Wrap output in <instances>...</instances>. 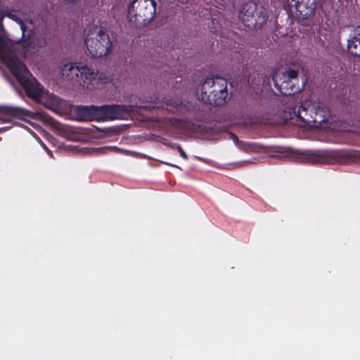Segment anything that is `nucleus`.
<instances>
[{"instance_id":"nucleus-1","label":"nucleus","mask_w":360,"mask_h":360,"mask_svg":"<svg viewBox=\"0 0 360 360\" xmlns=\"http://www.w3.org/2000/svg\"><path fill=\"white\" fill-rule=\"evenodd\" d=\"M44 38L35 36L32 20L17 11H0V59L25 88L27 95L40 101L46 91L18 57L29 58L45 46Z\"/></svg>"},{"instance_id":"nucleus-2","label":"nucleus","mask_w":360,"mask_h":360,"mask_svg":"<svg viewBox=\"0 0 360 360\" xmlns=\"http://www.w3.org/2000/svg\"><path fill=\"white\" fill-rule=\"evenodd\" d=\"M284 118L299 127L334 129L331 124L335 117L330 115L328 107L320 101L306 100L297 110L290 108L288 112H285Z\"/></svg>"},{"instance_id":"nucleus-3","label":"nucleus","mask_w":360,"mask_h":360,"mask_svg":"<svg viewBox=\"0 0 360 360\" xmlns=\"http://www.w3.org/2000/svg\"><path fill=\"white\" fill-rule=\"evenodd\" d=\"M226 87V81L223 78H207L198 88L197 97L202 102L212 105H221L227 97Z\"/></svg>"},{"instance_id":"nucleus-4","label":"nucleus","mask_w":360,"mask_h":360,"mask_svg":"<svg viewBox=\"0 0 360 360\" xmlns=\"http://www.w3.org/2000/svg\"><path fill=\"white\" fill-rule=\"evenodd\" d=\"M155 9V0H134L129 8L127 18L134 26H144L154 19Z\"/></svg>"},{"instance_id":"nucleus-5","label":"nucleus","mask_w":360,"mask_h":360,"mask_svg":"<svg viewBox=\"0 0 360 360\" xmlns=\"http://www.w3.org/2000/svg\"><path fill=\"white\" fill-rule=\"evenodd\" d=\"M85 44L88 51L94 58L107 55L112 46L108 34L100 27L89 30L86 35Z\"/></svg>"},{"instance_id":"nucleus-6","label":"nucleus","mask_w":360,"mask_h":360,"mask_svg":"<svg viewBox=\"0 0 360 360\" xmlns=\"http://www.w3.org/2000/svg\"><path fill=\"white\" fill-rule=\"evenodd\" d=\"M108 77L97 70L91 69L87 65L82 64L80 66L79 77L77 82L87 90H94L100 88V85L108 82Z\"/></svg>"},{"instance_id":"nucleus-7","label":"nucleus","mask_w":360,"mask_h":360,"mask_svg":"<svg viewBox=\"0 0 360 360\" xmlns=\"http://www.w3.org/2000/svg\"><path fill=\"white\" fill-rule=\"evenodd\" d=\"M239 18L246 27L250 29L259 27L265 20L262 10L258 8L252 2L246 3L242 6Z\"/></svg>"},{"instance_id":"nucleus-8","label":"nucleus","mask_w":360,"mask_h":360,"mask_svg":"<svg viewBox=\"0 0 360 360\" xmlns=\"http://www.w3.org/2000/svg\"><path fill=\"white\" fill-rule=\"evenodd\" d=\"M297 77V72L287 69L284 71H278L273 76L275 86L283 94H290L293 91V80Z\"/></svg>"},{"instance_id":"nucleus-9","label":"nucleus","mask_w":360,"mask_h":360,"mask_svg":"<svg viewBox=\"0 0 360 360\" xmlns=\"http://www.w3.org/2000/svg\"><path fill=\"white\" fill-rule=\"evenodd\" d=\"M44 119L43 115L39 112H32L20 108L11 106H0V120L2 122H10L13 118L26 119Z\"/></svg>"},{"instance_id":"nucleus-10","label":"nucleus","mask_w":360,"mask_h":360,"mask_svg":"<svg viewBox=\"0 0 360 360\" xmlns=\"http://www.w3.org/2000/svg\"><path fill=\"white\" fill-rule=\"evenodd\" d=\"M132 106L125 105H103L101 106V120H127L133 111Z\"/></svg>"},{"instance_id":"nucleus-11","label":"nucleus","mask_w":360,"mask_h":360,"mask_svg":"<svg viewBox=\"0 0 360 360\" xmlns=\"http://www.w3.org/2000/svg\"><path fill=\"white\" fill-rule=\"evenodd\" d=\"M75 112L79 120H101V106H77L75 108Z\"/></svg>"},{"instance_id":"nucleus-12","label":"nucleus","mask_w":360,"mask_h":360,"mask_svg":"<svg viewBox=\"0 0 360 360\" xmlns=\"http://www.w3.org/2000/svg\"><path fill=\"white\" fill-rule=\"evenodd\" d=\"M289 4L296 9L300 18L310 16L316 6V0H290Z\"/></svg>"},{"instance_id":"nucleus-13","label":"nucleus","mask_w":360,"mask_h":360,"mask_svg":"<svg viewBox=\"0 0 360 360\" xmlns=\"http://www.w3.org/2000/svg\"><path fill=\"white\" fill-rule=\"evenodd\" d=\"M81 63H63L59 66L60 75L67 81L77 82Z\"/></svg>"},{"instance_id":"nucleus-14","label":"nucleus","mask_w":360,"mask_h":360,"mask_svg":"<svg viewBox=\"0 0 360 360\" xmlns=\"http://www.w3.org/2000/svg\"><path fill=\"white\" fill-rule=\"evenodd\" d=\"M348 51L354 56H360V26L356 27L347 40Z\"/></svg>"},{"instance_id":"nucleus-15","label":"nucleus","mask_w":360,"mask_h":360,"mask_svg":"<svg viewBox=\"0 0 360 360\" xmlns=\"http://www.w3.org/2000/svg\"><path fill=\"white\" fill-rule=\"evenodd\" d=\"M238 148L246 153H262L269 151V147L250 141L238 143Z\"/></svg>"},{"instance_id":"nucleus-16","label":"nucleus","mask_w":360,"mask_h":360,"mask_svg":"<svg viewBox=\"0 0 360 360\" xmlns=\"http://www.w3.org/2000/svg\"><path fill=\"white\" fill-rule=\"evenodd\" d=\"M39 101L54 111H56L60 108L61 103V101L58 97L48 92L44 94Z\"/></svg>"},{"instance_id":"nucleus-17","label":"nucleus","mask_w":360,"mask_h":360,"mask_svg":"<svg viewBox=\"0 0 360 360\" xmlns=\"http://www.w3.org/2000/svg\"><path fill=\"white\" fill-rule=\"evenodd\" d=\"M143 99L146 103H148V105H143L144 108L160 107L162 103L161 99L156 94H153L149 97H146ZM162 102L165 103L167 105L177 106V104L173 103L166 98H164Z\"/></svg>"},{"instance_id":"nucleus-18","label":"nucleus","mask_w":360,"mask_h":360,"mask_svg":"<svg viewBox=\"0 0 360 360\" xmlns=\"http://www.w3.org/2000/svg\"><path fill=\"white\" fill-rule=\"evenodd\" d=\"M49 123L50 126L65 138H69V130L64 125L57 122L53 120H49Z\"/></svg>"},{"instance_id":"nucleus-19","label":"nucleus","mask_w":360,"mask_h":360,"mask_svg":"<svg viewBox=\"0 0 360 360\" xmlns=\"http://www.w3.org/2000/svg\"><path fill=\"white\" fill-rule=\"evenodd\" d=\"M173 148H176V149L179 151V154H180V155H181V157L183 159H184V160H187V158H188L187 155H186V153L183 150V149L181 148V147L180 146L174 144Z\"/></svg>"},{"instance_id":"nucleus-20","label":"nucleus","mask_w":360,"mask_h":360,"mask_svg":"<svg viewBox=\"0 0 360 360\" xmlns=\"http://www.w3.org/2000/svg\"><path fill=\"white\" fill-rule=\"evenodd\" d=\"M35 138L37 139V140L40 143V144L42 146V147L47 151L48 154L52 157V153L51 152V150L46 146V145L41 142L39 139H38V138L37 136H35Z\"/></svg>"},{"instance_id":"nucleus-21","label":"nucleus","mask_w":360,"mask_h":360,"mask_svg":"<svg viewBox=\"0 0 360 360\" xmlns=\"http://www.w3.org/2000/svg\"><path fill=\"white\" fill-rule=\"evenodd\" d=\"M230 139L238 146V143H240V141H238L237 136L235 134H230Z\"/></svg>"},{"instance_id":"nucleus-22","label":"nucleus","mask_w":360,"mask_h":360,"mask_svg":"<svg viewBox=\"0 0 360 360\" xmlns=\"http://www.w3.org/2000/svg\"><path fill=\"white\" fill-rule=\"evenodd\" d=\"M251 162H252V161H250V160L243 161V162H239V166H243L245 165H247V164H249Z\"/></svg>"},{"instance_id":"nucleus-23","label":"nucleus","mask_w":360,"mask_h":360,"mask_svg":"<svg viewBox=\"0 0 360 360\" xmlns=\"http://www.w3.org/2000/svg\"><path fill=\"white\" fill-rule=\"evenodd\" d=\"M354 157L357 158V159H360V152L355 153L354 154Z\"/></svg>"},{"instance_id":"nucleus-24","label":"nucleus","mask_w":360,"mask_h":360,"mask_svg":"<svg viewBox=\"0 0 360 360\" xmlns=\"http://www.w3.org/2000/svg\"><path fill=\"white\" fill-rule=\"evenodd\" d=\"M317 162H326V160H316Z\"/></svg>"},{"instance_id":"nucleus-25","label":"nucleus","mask_w":360,"mask_h":360,"mask_svg":"<svg viewBox=\"0 0 360 360\" xmlns=\"http://www.w3.org/2000/svg\"><path fill=\"white\" fill-rule=\"evenodd\" d=\"M339 162H345L346 161L345 160H339Z\"/></svg>"}]
</instances>
